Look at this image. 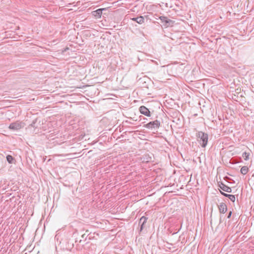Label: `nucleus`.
<instances>
[{"label":"nucleus","mask_w":254,"mask_h":254,"mask_svg":"<svg viewBox=\"0 0 254 254\" xmlns=\"http://www.w3.org/2000/svg\"><path fill=\"white\" fill-rule=\"evenodd\" d=\"M152 181H153V179H150L149 177V178H146L144 180V184L145 183V182H146V183H149L150 182H151Z\"/></svg>","instance_id":"obj_19"},{"label":"nucleus","mask_w":254,"mask_h":254,"mask_svg":"<svg viewBox=\"0 0 254 254\" xmlns=\"http://www.w3.org/2000/svg\"><path fill=\"white\" fill-rule=\"evenodd\" d=\"M153 150L154 147L151 145L150 141H148L147 142L144 143V151H150Z\"/></svg>","instance_id":"obj_9"},{"label":"nucleus","mask_w":254,"mask_h":254,"mask_svg":"<svg viewBox=\"0 0 254 254\" xmlns=\"http://www.w3.org/2000/svg\"><path fill=\"white\" fill-rule=\"evenodd\" d=\"M24 123L19 121L11 123L8 128L12 130H18L24 127Z\"/></svg>","instance_id":"obj_3"},{"label":"nucleus","mask_w":254,"mask_h":254,"mask_svg":"<svg viewBox=\"0 0 254 254\" xmlns=\"http://www.w3.org/2000/svg\"><path fill=\"white\" fill-rule=\"evenodd\" d=\"M196 139L201 146L203 148L206 147L208 142V135L207 133L199 131L196 133Z\"/></svg>","instance_id":"obj_1"},{"label":"nucleus","mask_w":254,"mask_h":254,"mask_svg":"<svg viewBox=\"0 0 254 254\" xmlns=\"http://www.w3.org/2000/svg\"><path fill=\"white\" fill-rule=\"evenodd\" d=\"M147 122V119L144 118V127L150 129H157L160 126V122L157 120L148 123Z\"/></svg>","instance_id":"obj_2"},{"label":"nucleus","mask_w":254,"mask_h":254,"mask_svg":"<svg viewBox=\"0 0 254 254\" xmlns=\"http://www.w3.org/2000/svg\"><path fill=\"white\" fill-rule=\"evenodd\" d=\"M250 153L244 152L242 156L244 158L245 160H248L249 159V156H250Z\"/></svg>","instance_id":"obj_18"},{"label":"nucleus","mask_w":254,"mask_h":254,"mask_svg":"<svg viewBox=\"0 0 254 254\" xmlns=\"http://www.w3.org/2000/svg\"><path fill=\"white\" fill-rule=\"evenodd\" d=\"M153 151H144V163H151L154 161V156L152 153Z\"/></svg>","instance_id":"obj_4"},{"label":"nucleus","mask_w":254,"mask_h":254,"mask_svg":"<svg viewBox=\"0 0 254 254\" xmlns=\"http://www.w3.org/2000/svg\"><path fill=\"white\" fill-rule=\"evenodd\" d=\"M232 211H230L229 212V213H228V216H227V218H230L231 217V215H232Z\"/></svg>","instance_id":"obj_22"},{"label":"nucleus","mask_w":254,"mask_h":254,"mask_svg":"<svg viewBox=\"0 0 254 254\" xmlns=\"http://www.w3.org/2000/svg\"><path fill=\"white\" fill-rule=\"evenodd\" d=\"M146 83V81H144V84Z\"/></svg>","instance_id":"obj_27"},{"label":"nucleus","mask_w":254,"mask_h":254,"mask_svg":"<svg viewBox=\"0 0 254 254\" xmlns=\"http://www.w3.org/2000/svg\"><path fill=\"white\" fill-rule=\"evenodd\" d=\"M81 237L84 239V238H86V234H83L82 236H81Z\"/></svg>","instance_id":"obj_24"},{"label":"nucleus","mask_w":254,"mask_h":254,"mask_svg":"<svg viewBox=\"0 0 254 254\" xmlns=\"http://www.w3.org/2000/svg\"><path fill=\"white\" fill-rule=\"evenodd\" d=\"M37 122V119H35L33 121L32 123L30 125V126L31 127H35V125Z\"/></svg>","instance_id":"obj_20"},{"label":"nucleus","mask_w":254,"mask_h":254,"mask_svg":"<svg viewBox=\"0 0 254 254\" xmlns=\"http://www.w3.org/2000/svg\"><path fill=\"white\" fill-rule=\"evenodd\" d=\"M139 111L141 114H143V106H141L139 108Z\"/></svg>","instance_id":"obj_21"},{"label":"nucleus","mask_w":254,"mask_h":254,"mask_svg":"<svg viewBox=\"0 0 254 254\" xmlns=\"http://www.w3.org/2000/svg\"><path fill=\"white\" fill-rule=\"evenodd\" d=\"M218 186L219 188L224 191L227 192H231L232 191V189L228 186L225 185L223 182H219Z\"/></svg>","instance_id":"obj_8"},{"label":"nucleus","mask_w":254,"mask_h":254,"mask_svg":"<svg viewBox=\"0 0 254 254\" xmlns=\"http://www.w3.org/2000/svg\"><path fill=\"white\" fill-rule=\"evenodd\" d=\"M145 87H146L147 88H148V87H147V86H145L144 85V88Z\"/></svg>","instance_id":"obj_26"},{"label":"nucleus","mask_w":254,"mask_h":254,"mask_svg":"<svg viewBox=\"0 0 254 254\" xmlns=\"http://www.w3.org/2000/svg\"><path fill=\"white\" fill-rule=\"evenodd\" d=\"M147 212H145V214L147 215Z\"/></svg>","instance_id":"obj_28"},{"label":"nucleus","mask_w":254,"mask_h":254,"mask_svg":"<svg viewBox=\"0 0 254 254\" xmlns=\"http://www.w3.org/2000/svg\"><path fill=\"white\" fill-rule=\"evenodd\" d=\"M220 191L223 196L228 197L231 201L235 202L236 199L235 195L226 193L221 190Z\"/></svg>","instance_id":"obj_14"},{"label":"nucleus","mask_w":254,"mask_h":254,"mask_svg":"<svg viewBox=\"0 0 254 254\" xmlns=\"http://www.w3.org/2000/svg\"><path fill=\"white\" fill-rule=\"evenodd\" d=\"M145 18L147 19H149L151 20V19L149 17V15H144V18Z\"/></svg>","instance_id":"obj_23"},{"label":"nucleus","mask_w":254,"mask_h":254,"mask_svg":"<svg viewBox=\"0 0 254 254\" xmlns=\"http://www.w3.org/2000/svg\"><path fill=\"white\" fill-rule=\"evenodd\" d=\"M132 20L136 21L138 24H142L143 23V16L134 17L132 19Z\"/></svg>","instance_id":"obj_15"},{"label":"nucleus","mask_w":254,"mask_h":254,"mask_svg":"<svg viewBox=\"0 0 254 254\" xmlns=\"http://www.w3.org/2000/svg\"><path fill=\"white\" fill-rule=\"evenodd\" d=\"M249 168L247 166H243L241 168L240 172L243 175H246L248 173Z\"/></svg>","instance_id":"obj_16"},{"label":"nucleus","mask_w":254,"mask_h":254,"mask_svg":"<svg viewBox=\"0 0 254 254\" xmlns=\"http://www.w3.org/2000/svg\"><path fill=\"white\" fill-rule=\"evenodd\" d=\"M6 160L9 164H12L14 163L15 159L11 155H8L6 156Z\"/></svg>","instance_id":"obj_17"},{"label":"nucleus","mask_w":254,"mask_h":254,"mask_svg":"<svg viewBox=\"0 0 254 254\" xmlns=\"http://www.w3.org/2000/svg\"><path fill=\"white\" fill-rule=\"evenodd\" d=\"M143 219V216L141 217L139 219V235L136 237L135 242L137 245L141 247L142 246V236L141 235V232L143 230V222L141 223V220Z\"/></svg>","instance_id":"obj_5"},{"label":"nucleus","mask_w":254,"mask_h":254,"mask_svg":"<svg viewBox=\"0 0 254 254\" xmlns=\"http://www.w3.org/2000/svg\"><path fill=\"white\" fill-rule=\"evenodd\" d=\"M144 224L146 222V220L147 219V218L144 216Z\"/></svg>","instance_id":"obj_25"},{"label":"nucleus","mask_w":254,"mask_h":254,"mask_svg":"<svg viewBox=\"0 0 254 254\" xmlns=\"http://www.w3.org/2000/svg\"><path fill=\"white\" fill-rule=\"evenodd\" d=\"M144 49L145 50V53L144 52V54L150 56L152 54H154V48L151 43H149L148 42H144Z\"/></svg>","instance_id":"obj_6"},{"label":"nucleus","mask_w":254,"mask_h":254,"mask_svg":"<svg viewBox=\"0 0 254 254\" xmlns=\"http://www.w3.org/2000/svg\"><path fill=\"white\" fill-rule=\"evenodd\" d=\"M161 22L166 27L172 26L174 21L171 19H168L166 17L161 16L160 17Z\"/></svg>","instance_id":"obj_7"},{"label":"nucleus","mask_w":254,"mask_h":254,"mask_svg":"<svg viewBox=\"0 0 254 254\" xmlns=\"http://www.w3.org/2000/svg\"><path fill=\"white\" fill-rule=\"evenodd\" d=\"M219 212L221 213H225L227 210L226 204L224 202H221L218 206Z\"/></svg>","instance_id":"obj_10"},{"label":"nucleus","mask_w":254,"mask_h":254,"mask_svg":"<svg viewBox=\"0 0 254 254\" xmlns=\"http://www.w3.org/2000/svg\"><path fill=\"white\" fill-rule=\"evenodd\" d=\"M158 105V103L154 101H152L151 102L147 101L146 104V107L148 108V110H150L149 109H154L155 108V106Z\"/></svg>","instance_id":"obj_13"},{"label":"nucleus","mask_w":254,"mask_h":254,"mask_svg":"<svg viewBox=\"0 0 254 254\" xmlns=\"http://www.w3.org/2000/svg\"><path fill=\"white\" fill-rule=\"evenodd\" d=\"M148 110L147 107L144 106V116L150 117L151 115L154 113V109H149Z\"/></svg>","instance_id":"obj_11"},{"label":"nucleus","mask_w":254,"mask_h":254,"mask_svg":"<svg viewBox=\"0 0 254 254\" xmlns=\"http://www.w3.org/2000/svg\"><path fill=\"white\" fill-rule=\"evenodd\" d=\"M105 10V8H99L96 10L92 11V14L95 17L100 18L101 17L103 11Z\"/></svg>","instance_id":"obj_12"}]
</instances>
